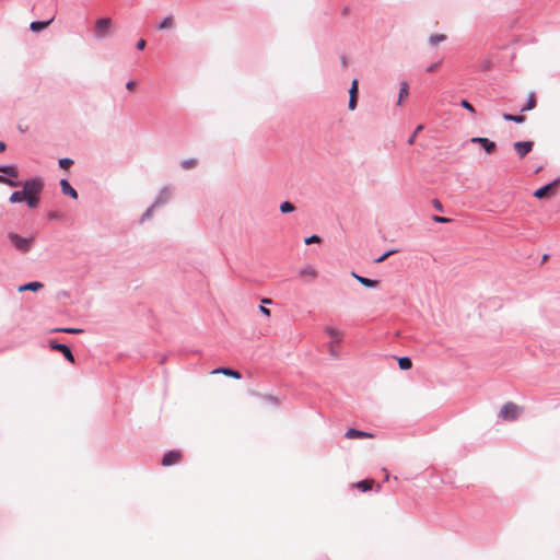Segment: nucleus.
Listing matches in <instances>:
<instances>
[{
    "label": "nucleus",
    "mask_w": 560,
    "mask_h": 560,
    "mask_svg": "<svg viewBox=\"0 0 560 560\" xmlns=\"http://www.w3.org/2000/svg\"><path fill=\"white\" fill-rule=\"evenodd\" d=\"M0 183L11 187L22 186V189L11 194L9 200L12 203L26 202L30 208H36L39 203L38 195L43 189L40 177H31L22 183L19 177H0Z\"/></svg>",
    "instance_id": "obj_1"
},
{
    "label": "nucleus",
    "mask_w": 560,
    "mask_h": 560,
    "mask_svg": "<svg viewBox=\"0 0 560 560\" xmlns=\"http://www.w3.org/2000/svg\"><path fill=\"white\" fill-rule=\"evenodd\" d=\"M560 191V178H556L551 183L536 189L533 196L539 200H550Z\"/></svg>",
    "instance_id": "obj_2"
},
{
    "label": "nucleus",
    "mask_w": 560,
    "mask_h": 560,
    "mask_svg": "<svg viewBox=\"0 0 560 560\" xmlns=\"http://www.w3.org/2000/svg\"><path fill=\"white\" fill-rule=\"evenodd\" d=\"M522 411V407H520L513 401H508L502 406L499 412V417L502 418L504 421H514L520 417Z\"/></svg>",
    "instance_id": "obj_3"
},
{
    "label": "nucleus",
    "mask_w": 560,
    "mask_h": 560,
    "mask_svg": "<svg viewBox=\"0 0 560 560\" xmlns=\"http://www.w3.org/2000/svg\"><path fill=\"white\" fill-rule=\"evenodd\" d=\"M325 332L330 338V342L328 345L329 353L331 357L337 358L338 357L337 346L342 341L343 332L337 328L329 327V326L325 328Z\"/></svg>",
    "instance_id": "obj_4"
},
{
    "label": "nucleus",
    "mask_w": 560,
    "mask_h": 560,
    "mask_svg": "<svg viewBox=\"0 0 560 560\" xmlns=\"http://www.w3.org/2000/svg\"><path fill=\"white\" fill-rule=\"evenodd\" d=\"M112 27V19L102 18L96 20L94 25V36L96 39H104L108 36Z\"/></svg>",
    "instance_id": "obj_5"
},
{
    "label": "nucleus",
    "mask_w": 560,
    "mask_h": 560,
    "mask_svg": "<svg viewBox=\"0 0 560 560\" xmlns=\"http://www.w3.org/2000/svg\"><path fill=\"white\" fill-rule=\"evenodd\" d=\"M8 238L16 249L22 252H28L34 241L33 237H22L21 235L14 232H10L8 234Z\"/></svg>",
    "instance_id": "obj_6"
},
{
    "label": "nucleus",
    "mask_w": 560,
    "mask_h": 560,
    "mask_svg": "<svg viewBox=\"0 0 560 560\" xmlns=\"http://www.w3.org/2000/svg\"><path fill=\"white\" fill-rule=\"evenodd\" d=\"M48 345L50 349L61 352L68 362L74 363V355L67 345L59 343L56 339H50Z\"/></svg>",
    "instance_id": "obj_7"
},
{
    "label": "nucleus",
    "mask_w": 560,
    "mask_h": 560,
    "mask_svg": "<svg viewBox=\"0 0 560 560\" xmlns=\"http://www.w3.org/2000/svg\"><path fill=\"white\" fill-rule=\"evenodd\" d=\"M470 143H477L487 153L492 154L495 151V143L488 138L474 137L469 140Z\"/></svg>",
    "instance_id": "obj_8"
},
{
    "label": "nucleus",
    "mask_w": 560,
    "mask_h": 560,
    "mask_svg": "<svg viewBox=\"0 0 560 560\" xmlns=\"http://www.w3.org/2000/svg\"><path fill=\"white\" fill-rule=\"evenodd\" d=\"M514 149L520 158L525 156L527 153H529L533 149V142L532 141H517L514 143Z\"/></svg>",
    "instance_id": "obj_9"
},
{
    "label": "nucleus",
    "mask_w": 560,
    "mask_h": 560,
    "mask_svg": "<svg viewBox=\"0 0 560 560\" xmlns=\"http://www.w3.org/2000/svg\"><path fill=\"white\" fill-rule=\"evenodd\" d=\"M171 196H172L171 189L168 187H164L160 190L159 196L155 198V200L152 205H154L156 208H159L160 206L165 205L171 199Z\"/></svg>",
    "instance_id": "obj_10"
},
{
    "label": "nucleus",
    "mask_w": 560,
    "mask_h": 560,
    "mask_svg": "<svg viewBox=\"0 0 560 560\" xmlns=\"http://www.w3.org/2000/svg\"><path fill=\"white\" fill-rule=\"evenodd\" d=\"M61 191L63 195L71 197L72 199H78L77 190L71 186L67 178L62 177L60 180Z\"/></svg>",
    "instance_id": "obj_11"
},
{
    "label": "nucleus",
    "mask_w": 560,
    "mask_h": 560,
    "mask_svg": "<svg viewBox=\"0 0 560 560\" xmlns=\"http://www.w3.org/2000/svg\"><path fill=\"white\" fill-rule=\"evenodd\" d=\"M345 438H347V439H372V438H374V435L372 433L360 431L357 429H349L346 432Z\"/></svg>",
    "instance_id": "obj_12"
},
{
    "label": "nucleus",
    "mask_w": 560,
    "mask_h": 560,
    "mask_svg": "<svg viewBox=\"0 0 560 560\" xmlns=\"http://www.w3.org/2000/svg\"><path fill=\"white\" fill-rule=\"evenodd\" d=\"M43 287H44V284L42 282H39V281H31V282H27V283H24V284L20 285L18 290H19V292H24V291L37 292Z\"/></svg>",
    "instance_id": "obj_13"
},
{
    "label": "nucleus",
    "mask_w": 560,
    "mask_h": 560,
    "mask_svg": "<svg viewBox=\"0 0 560 560\" xmlns=\"http://www.w3.org/2000/svg\"><path fill=\"white\" fill-rule=\"evenodd\" d=\"M54 21V18L49 19L48 21H34L30 24V30L34 33H38V32H42L43 30H45L46 27H48V25H50V23Z\"/></svg>",
    "instance_id": "obj_14"
},
{
    "label": "nucleus",
    "mask_w": 560,
    "mask_h": 560,
    "mask_svg": "<svg viewBox=\"0 0 560 560\" xmlns=\"http://www.w3.org/2000/svg\"><path fill=\"white\" fill-rule=\"evenodd\" d=\"M409 95V84L407 81L400 82L397 105L401 106L404 100Z\"/></svg>",
    "instance_id": "obj_15"
},
{
    "label": "nucleus",
    "mask_w": 560,
    "mask_h": 560,
    "mask_svg": "<svg viewBox=\"0 0 560 560\" xmlns=\"http://www.w3.org/2000/svg\"><path fill=\"white\" fill-rule=\"evenodd\" d=\"M212 373L213 374H224L226 376H231V377L236 378V380L241 378V374H240L238 371L232 370V369H229V368H219L217 370H213Z\"/></svg>",
    "instance_id": "obj_16"
},
{
    "label": "nucleus",
    "mask_w": 560,
    "mask_h": 560,
    "mask_svg": "<svg viewBox=\"0 0 560 560\" xmlns=\"http://www.w3.org/2000/svg\"><path fill=\"white\" fill-rule=\"evenodd\" d=\"M352 277L359 281L362 285L364 287H368V288H375L378 285V281L377 280H372V279H369V278H364V277H361L354 272H352Z\"/></svg>",
    "instance_id": "obj_17"
},
{
    "label": "nucleus",
    "mask_w": 560,
    "mask_h": 560,
    "mask_svg": "<svg viewBox=\"0 0 560 560\" xmlns=\"http://www.w3.org/2000/svg\"><path fill=\"white\" fill-rule=\"evenodd\" d=\"M317 270L312 266H307L300 270L301 278H308L311 280H314L315 278H317Z\"/></svg>",
    "instance_id": "obj_18"
},
{
    "label": "nucleus",
    "mask_w": 560,
    "mask_h": 560,
    "mask_svg": "<svg viewBox=\"0 0 560 560\" xmlns=\"http://www.w3.org/2000/svg\"><path fill=\"white\" fill-rule=\"evenodd\" d=\"M162 465L166 467L175 465V450H170L164 454Z\"/></svg>",
    "instance_id": "obj_19"
},
{
    "label": "nucleus",
    "mask_w": 560,
    "mask_h": 560,
    "mask_svg": "<svg viewBox=\"0 0 560 560\" xmlns=\"http://www.w3.org/2000/svg\"><path fill=\"white\" fill-rule=\"evenodd\" d=\"M84 330L82 328H73V327H58L51 329V332H63V334H71V335H79L82 334Z\"/></svg>",
    "instance_id": "obj_20"
},
{
    "label": "nucleus",
    "mask_w": 560,
    "mask_h": 560,
    "mask_svg": "<svg viewBox=\"0 0 560 560\" xmlns=\"http://www.w3.org/2000/svg\"><path fill=\"white\" fill-rule=\"evenodd\" d=\"M173 25H174V19L172 15H168V16L164 18L161 23L158 24V30H160V31L170 30L173 27Z\"/></svg>",
    "instance_id": "obj_21"
},
{
    "label": "nucleus",
    "mask_w": 560,
    "mask_h": 560,
    "mask_svg": "<svg viewBox=\"0 0 560 560\" xmlns=\"http://www.w3.org/2000/svg\"><path fill=\"white\" fill-rule=\"evenodd\" d=\"M156 207L154 205H151L140 217L139 223L143 224L145 221L150 220L153 217L154 210Z\"/></svg>",
    "instance_id": "obj_22"
},
{
    "label": "nucleus",
    "mask_w": 560,
    "mask_h": 560,
    "mask_svg": "<svg viewBox=\"0 0 560 560\" xmlns=\"http://www.w3.org/2000/svg\"><path fill=\"white\" fill-rule=\"evenodd\" d=\"M374 481L372 479H365L357 482L354 486L361 491H369L373 488Z\"/></svg>",
    "instance_id": "obj_23"
},
{
    "label": "nucleus",
    "mask_w": 560,
    "mask_h": 560,
    "mask_svg": "<svg viewBox=\"0 0 560 560\" xmlns=\"http://www.w3.org/2000/svg\"><path fill=\"white\" fill-rule=\"evenodd\" d=\"M535 106H536V98H535V94L532 93V94H529L526 104L522 107L521 110L522 112H527V110L533 109Z\"/></svg>",
    "instance_id": "obj_24"
},
{
    "label": "nucleus",
    "mask_w": 560,
    "mask_h": 560,
    "mask_svg": "<svg viewBox=\"0 0 560 560\" xmlns=\"http://www.w3.org/2000/svg\"><path fill=\"white\" fill-rule=\"evenodd\" d=\"M502 117L506 121H514L516 124H522L525 120L524 116L521 115L503 114Z\"/></svg>",
    "instance_id": "obj_25"
},
{
    "label": "nucleus",
    "mask_w": 560,
    "mask_h": 560,
    "mask_svg": "<svg viewBox=\"0 0 560 560\" xmlns=\"http://www.w3.org/2000/svg\"><path fill=\"white\" fill-rule=\"evenodd\" d=\"M446 40V36L444 34H435V35H431L429 37V43L432 45V46H436L439 45L440 43Z\"/></svg>",
    "instance_id": "obj_26"
},
{
    "label": "nucleus",
    "mask_w": 560,
    "mask_h": 560,
    "mask_svg": "<svg viewBox=\"0 0 560 560\" xmlns=\"http://www.w3.org/2000/svg\"><path fill=\"white\" fill-rule=\"evenodd\" d=\"M0 172L4 175H18L19 171L14 165L0 166Z\"/></svg>",
    "instance_id": "obj_27"
},
{
    "label": "nucleus",
    "mask_w": 560,
    "mask_h": 560,
    "mask_svg": "<svg viewBox=\"0 0 560 560\" xmlns=\"http://www.w3.org/2000/svg\"><path fill=\"white\" fill-rule=\"evenodd\" d=\"M59 167L63 171H68L73 165V160L69 158H62L58 161Z\"/></svg>",
    "instance_id": "obj_28"
},
{
    "label": "nucleus",
    "mask_w": 560,
    "mask_h": 560,
    "mask_svg": "<svg viewBox=\"0 0 560 560\" xmlns=\"http://www.w3.org/2000/svg\"><path fill=\"white\" fill-rule=\"evenodd\" d=\"M398 364L401 370H409L412 366L411 360L407 357L399 358Z\"/></svg>",
    "instance_id": "obj_29"
},
{
    "label": "nucleus",
    "mask_w": 560,
    "mask_h": 560,
    "mask_svg": "<svg viewBox=\"0 0 560 560\" xmlns=\"http://www.w3.org/2000/svg\"><path fill=\"white\" fill-rule=\"evenodd\" d=\"M294 209H295L294 206L289 201H284L280 205V211L282 213L292 212V211H294Z\"/></svg>",
    "instance_id": "obj_30"
},
{
    "label": "nucleus",
    "mask_w": 560,
    "mask_h": 560,
    "mask_svg": "<svg viewBox=\"0 0 560 560\" xmlns=\"http://www.w3.org/2000/svg\"><path fill=\"white\" fill-rule=\"evenodd\" d=\"M180 165L183 166L184 170H190L191 167H194L196 165V160L195 159H186L180 162Z\"/></svg>",
    "instance_id": "obj_31"
},
{
    "label": "nucleus",
    "mask_w": 560,
    "mask_h": 560,
    "mask_svg": "<svg viewBox=\"0 0 560 560\" xmlns=\"http://www.w3.org/2000/svg\"><path fill=\"white\" fill-rule=\"evenodd\" d=\"M397 252H398L397 249H390V250L386 252L384 255H381V257L376 258L375 262L381 264L385 259H387L389 256L396 254Z\"/></svg>",
    "instance_id": "obj_32"
},
{
    "label": "nucleus",
    "mask_w": 560,
    "mask_h": 560,
    "mask_svg": "<svg viewBox=\"0 0 560 560\" xmlns=\"http://www.w3.org/2000/svg\"><path fill=\"white\" fill-rule=\"evenodd\" d=\"M422 129H423L422 125L417 126V128L415 129L413 133L408 139V144L412 145L415 143V139H416L418 132H420Z\"/></svg>",
    "instance_id": "obj_33"
},
{
    "label": "nucleus",
    "mask_w": 560,
    "mask_h": 560,
    "mask_svg": "<svg viewBox=\"0 0 560 560\" xmlns=\"http://www.w3.org/2000/svg\"><path fill=\"white\" fill-rule=\"evenodd\" d=\"M460 106L464 107L465 109H467L468 112H470L471 114H475L474 106L467 100H462Z\"/></svg>",
    "instance_id": "obj_34"
},
{
    "label": "nucleus",
    "mask_w": 560,
    "mask_h": 560,
    "mask_svg": "<svg viewBox=\"0 0 560 560\" xmlns=\"http://www.w3.org/2000/svg\"><path fill=\"white\" fill-rule=\"evenodd\" d=\"M304 242H305L306 245H310V244H313V243H319L320 242V237L317 236V235H312L310 237H306Z\"/></svg>",
    "instance_id": "obj_35"
},
{
    "label": "nucleus",
    "mask_w": 560,
    "mask_h": 560,
    "mask_svg": "<svg viewBox=\"0 0 560 560\" xmlns=\"http://www.w3.org/2000/svg\"><path fill=\"white\" fill-rule=\"evenodd\" d=\"M348 107H349L350 110H354L355 109V107H357V98H355L354 95L350 96Z\"/></svg>",
    "instance_id": "obj_36"
},
{
    "label": "nucleus",
    "mask_w": 560,
    "mask_h": 560,
    "mask_svg": "<svg viewBox=\"0 0 560 560\" xmlns=\"http://www.w3.org/2000/svg\"><path fill=\"white\" fill-rule=\"evenodd\" d=\"M357 91H358V81H357V80H353L352 85H351V89L349 90V94H350V96H351V95H354V96H355Z\"/></svg>",
    "instance_id": "obj_37"
},
{
    "label": "nucleus",
    "mask_w": 560,
    "mask_h": 560,
    "mask_svg": "<svg viewBox=\"0 0 560 560\" xmlns=\"http://www.w3.org/2000/svg\"><path fill=\"white\" fill-rule=\"evenodd\" d=\"M432 219H433V221L439 222V223H447L451 221V219H448V218L439 217V215H434Z\"/></svg>",
    "instance_id": "obj_38"
},
{
    "label": "nucleus",
    "mask_w": 560,
    "mask_h": 560,
    "mask_svg": "<svg viewBox=\"0 0 560 560\" xmlns=\"http://www.w3.org/2000/svg\"><path fill=\"white\" fill-rule=\"evenodd\" d=\"M137 86V83L135 81H128L126 84V88L130 91L135 90Z\"/></svg>",
    "instance_id": "obj_39"
},
{
    "label": "nucleus",
    "mask_w": 560,
    "mask_h": 560,
    "mask_svg": "<svg viewBox=\"0 0 560 560\" xmlns=\"http://www.w3.org/2000/svg\"><path fill=\"white\" fill-rule=\"evenodd\" d=\"M145 44H147V43H145V40H144V39H140V40H138V43H137V48H138L139 50H142V49H144Z\"/></svg>",
    "instance_id": "obj_40"
},
{
    "label": "nucleus",
    "mask_w": 560,
    "mask_h": 560,
    "mask_svg": "<svg viewBox=\"0 0 560 560\" xmlns=\"http://www.w3.org/2000/svg\"><path fill=\"white\" fill-rule=\"evenodd\" d=\"M439 62L432 63L427 68V72H433L439 67Z\"/></svg>",
    "instance_id": "obj_41"
},
{
    "label": "nucleus",
    "mask_w": 560,
    "mask_h": 560,
    "mask_svg": "<svg viewBox=\"0 0 560 560\" xmlns=\"http://www.w3.org/2000/svg\"><path fill=\"white\" fill-rule=\"evenodd\" d=\"M259 310H260V312H261L262 314H265L266 316H270V310H269V308H267L266 306L260 305V306H259Z\"/></svg>",
    "instance_id": "obj_42"
},
{
    "label": "nucleus",
    "mask_w": 560,
    "mask_h": 560,
    "mask_svg": "<svg viewBox=\"0 0 560 560\" xmlns=\"http://www.w3.org/2000/svg\"><path fill=\"white\" fill-rule=\"evenodd\" d=\"M433 205L435 209H438L439 211H443V206L438 199L433 200Z\"/></svg>",
    "instance_id": "obj_43"
},
{
    "label": "nucleus",
    "mask_w": 560,
    "mask_h": 560,
    "mask_svg": "<svg viewBox=\"0 0 560 560\" xmlns=\"http://www.w3.org/2000/svg\"><path fill=\"white\" fill-rule=\"evenodd\" d=\"M266 398H267L268 400H270L273 405H277V404H278L277 398H275L273 396H267Z\"/></svg>",
    "instance_id": "obj_44"
},
{
    "label": "nucleus",
    "mask_w": 560,
    "mask_h": 560,
    "mask_svg": "<svg viewBox=\"0 0 560 560\" xmlns=\"http://www.w3.org/2000/svg\"><path fill=\"white\" fill-rule=\"evenodd\" d=\"M5 149V143L0 141V152L3 151Z\"/></svg>",
    "instance_id": "obj_45"
},
{
    "label": "nucleus",
    "mask_w": 560,
    "mask_h": 560,
    "mask_svg": "<svg viewBox=\"0 0 560 560\" xmlns=\"http://www.w3.org/2000/svg\"><path fill=\"white\" fill-rule=\"evenodd\" d=\"M262 303H265V304H270V303H271V300H270V299H262Z\"/></svg>",
    "instance_id": "obj_46"
},
{
    "label": "nucleus",
    "mask_w": 560,
    "mask_h": 560,
    "mask_svg": "<svg viewBox=\"0 0 560 560\" xmlns=\"http://www.w3.org/2000/svg\"><path fill=\"white\" fill-rule=\"evenodd\" d=\"M488 68H489V62H488V61H486V62H485V65L482 66V69H483V70H487Z\"/></svg>",
    "instance_id": "obj_47"
},
{
    "label": "nucleus",
    "mask_w": 560,
    "mask_h": 560,
    "mask_svg": "<svg viewBox=\"0 0 560 560\" xmlns=\"http://www.w3.org/2000/svg\"><path fill=\"white\" fill-rule=\"evenodd\" d=\"M49 217H50L51 219H56V218H57V214H56V213H51Z\"/></svg>",
    "instance_id": "obj_48"
}]
</instances>
